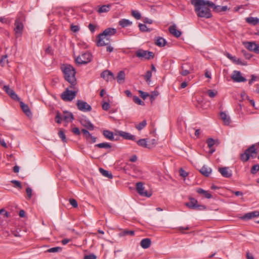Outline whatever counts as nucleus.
I'll return each instance as SVG.
<instances>
[{
    "instance_id": "nucleus-8",
    "label": "nucleus",
    "mask_w": 259,
    "mask_h": 259,
    "mask_svg": "<svg viewBox=\"0 0 259 259\" xmlns=\"http://www.w3.org/2000/svg\"><path fill=\"white\" fill-rule=\"evenodd\" d=\"M76 94V91H71L68 88H66L65 91L62 93L61 97L65 101H71L75 98Z\"/></svg>"
},
{
    "instance_id": "nucleus-2",
    "label": "nucleus",
    "mask_w": 259,
    "mask_h": 259,
    "mask_svg": "<svg viewBox=\"0 0 259 259\" xmlns=\"http://www.w3.org/2000/svg\"><path fill=\"white\" fill-rule=\"evenodd\" d=\"M60 68L65 80L70 84L69 88L74 89L77 83L75 77L76 70L74 67L70 64H63L61 65Z\"/></svg>"
},
{
    "instance_id": "nucleus-57",
    "label": "nucleus",
    "mask_w": 259,
    "mask_h": 259,
    "mask_svg": "<svg viewBox=\"0 0 259 259\" xmlns=\"http://www.w3.org/2000/svg\"><path fill=\"white\" fill-rule=\"evenodd\" d=\"M179 173H180V176H181L183 178H186L188 175V173L187 172H186L185 170H184L182 168H181L180 169Z\"/></svg>"
},
{
    "instance_id": "nucleus-5",
    "label": "nucleus",
    "mask_w": 259,
    "mask_h": 259,
    "mask_svg": "<svg viewBox=\"0 0 259 259\" xmlns=\"http://www.w3.org/2000/svg\"><path fill=\"white\" fill-rule=\"evenodd\" d=\"M136 56L141 60H150L154 58L155 55L152 52L139 49L136 52Z\"/></svg>"
},
{
    "instance_id": "nucleus-29",
    "label": "nucleus",
    "mask_w": 259,
    "mask_h": 259,
    "mask_svg": "<svg viewBox=\"0 0 259 259\" xmlns=\"http://www.w3.org/2000/svg\"><path fill=\"white\" fill-rule=\"evenodd\" d=\"M220 117L222 119L225 124L229 125L231 122V119L230 117L227 115L225 112H221L220 113Z\"/></svg>"
},
{
    "instance_id": "nucleus-28",
    "label": "nucleus",
    "mask_w": 259,
    "mask_h": 259,
    "mask_svg": "<svg viewBox=\"0 0 259 259\" xmlns=\"http://www.w3.org/2000/svg\"><path fill=\"white\" fill-rule=\"evenodd\" d=\"M125 74L124 71H120L116 76L117 81L119 84H122L124 82Z\"/></svg>"
},
{
    "instance_id": "nucleus-13",
    "label": "nucleus",
    "mask_w": 259,
    "mask_h": 259,
    "mask_svg": "<svg viewBox=\"0 0 259 259\" xmlns=\"http://www.w3.org/2000/svg\"><path fill=\"white\" fill-rule=\"evenodd\" d=\"M243 44L245 48L249 51L254 52L256 54H259V45L256 44L254 41H247L244 42Z\"/></svg>"
},
{
    "instance_id": "nucleus-31",
    "label": "nucleus",
    "mask_w": 259,
    "mask_h": 259,
    "mask_svg": "<svg viewBox=\"0 0 259 259\" xmlns=\"http://www.w3.org/2000/svg\"><path fill=\"white\" fill-rule=\"evenodd\" d=\"M200 172L205 177H208L211 172V169L206 166H203L199 170Z\"/></svg>"
},
{
    "instance_id": "nucleus-60",
    "label": "nucleus",
    "mask_w": 259,
    "mask_h": 259,
    "mask_svg": "<svg viewBox=\"0 0 259 259\" xmlns=\"http://www.w3.org/2000/svg\"><path fill=\"white\" fill-rule=\"evenodd\" d=\"M148 145H149V149L154 147L157 143L156 140L154 139L149 141V142H148Z\"/></svg>"
},
{
    "instance_id": "nucleus-25",
    "label": "nucleus",
    "mask_w": 259,
    "mask_h": 259,
    "mask_svg": "<svg viewBox=\"0 0 259 259\" xmlns=\"http://www.w3.org/2000/svg\"><path fill=\"white\" fill-rule=\"evenodd\" d=\"M245 21L251 25L255 26L259 23V18L249 17L245 18Z\"/></svg>"
},
{
    "instance_id": "nucleus-45",
    "label": "nucleus",
    "mask_w": 259,
    "mask_h": 259,
    "mask_svg": "<svg viewBox=\"0 0 259 259\" xmlns=\"http://www.w3.org/2000/svg\"><path fill=\"white\" fill-rule=\"evenodd\" d=\"M58 136L61 139L62 141L64 143H67V139L66 138V136L65 135V133H64V132L62 130H60L58 132Z\"/></svg>"
},
{
    "instance_id": "nucleus-61",
    "label": "nucleus",
    "mask_w": 259,
    "mask_h": 259,
    "mask_svg": "<svg viewBox=\"0 0 259 259\" xmlns=\"http://www.w3.org/2000/svg\"><path fill=\"white\" fill-rule=\"evenodd\" d=\"M102 109L104 110H105V111H107L108 110L110 107V105L109 104V103H107V102H104L102 105Z\"/></svg>"
},
{
    "instance_id": "nucleus-18",
    "label": "nucleus",
    "mask_w": 259,
    "mask_h": 259,
    "mask_svg": "<svg viewBox=\"0 0 259 259\" xmlns=\"http://www.w3.org/2000/svg\"><path fill=\"white\" fill-rule=\"evenodd\" d=\"M116 135L120 136L125 140L136 141V137L134 135H131L125 132L118 131L116 132Z\"/></svg>"
},
{
    "instance_id": "nucleus-17",
    "label": "nucleus",
    "mask_w": 259,
    "mask_h": 259,
    "mask_svg": "<svg viewBox=\"0 0 259 259\" xmlns=\"http://www.w3.org/2000/svg\"><path fill=\"white\" fill-rule=\"evenodd\" d=\"M218 170L224 178H230L232 176V170L230 169L229 167H219Z\"/></svg>"
},
{
    "instance_id": "nucleus-51",
    "label": "nucleus",
    "mask_w": 259,
    "mask_h": 259,
    "mask_svg": "<svg viewBox=\"0 0 259 259\" xmlns=\"http://www.w3.org/2000/svg\"><path fill=\"white\" fill-rule=\"evenodd\" d=\"M63 117H61V115L59 112H57L56 113L55 121L57 123H61Z\"/></svg>"
},
{
    "instance_id": "nucleus-32",
    "label": "nucleus",
    "mask_w": 259,
    "mask_h": 259,
    "mask_svg": "<svg viewBox=\"0 0 259 259\" xmlns=\"http://www.w3.org/2000/svg\"><path fill=\"white\" fill-rule=\"evenodd\" d=\"M132 24V22L126 19H122L118 22V25L122 28H125Z\"/></svg>"
},
{
    "instance_id": "nucleus-14",
    "label": "nucleus",
    "mask_w": 259,
    "mask_h": 259,
    "mask_svg": "<svg viewBox=\"0 0 259 259\" xmlns=\"http://www.w3.org/2000/svg\"><path fill=\"white\" fill-rule=\"evenodd\" d=\"M101 77L107 82L112 81L115 79L113 73L109 70L103 71L101 74Z\"/></svg>"
},
{
    "instance_id": "nucleus-62",
    "label": "nucleus",
    "mask_w": 259,
    "mask_h": 259,
    "mask_svg": "<svg viewBox=\"0 0 259 259\" xmlns=\"http://www.w3.org/2000/svg\"><path fill=\"white\" fill-rule=\"evenodd\" d=\"M71 30L74 32H76L79 30V26L77 25H71Z\"/></svg>"
},
{
    "instance_id": "nucleus-3",
    "label": "nucleus",
    "mask_w": 259,
    "mask_h": 259,
    "mask_svg": "<svg viewBox=\"0 0 259 259\" xmlns=\"http://www.w3.org/2000/svg\"><path fill=\"white\" fill-rule=\"evenodd\" d=\"M256 154V151L254 145H252L245 150L244 153L240 154V159L246 162L248 160L250 157H255Z\"/></svg>"
},
{
    "instance_id": "nucleus-63",
    "label": "nucleus",
    "mask_w": 259,
    "mask_h": 259,
    "mask_svg": "<svg viewBox=\"0 0 259 259\" xmlns=\"http://www.w3.org/2000/svg\"><path fill=\"white\" fill-rule=\"evenodd\" d=\"M96 256L94 254H91L89 255H86L84 256L83 259H96Z\"/></svg>"
},
{
    "instance_id": "nucleus-33",
    "label": "nucleus",
    "mask_w": 259,
    "mask_h": 259,
    "mask_svg": "<svg viewBox=\"0 0 259 259\" xmlns=\"http://www.w3.org/2000/svg\"><path fill=\"white\" fill-rule=\"evenodd\" d=\"M20 106H21L22 110L24 112V113H25V114L27 116H29L30 115H31V112L30 109L27 105H26V104H24L23 102H21L20 103Z\"/></svg>"
},
{
    "instance_id": "nucleus-36",
    "label": "nucleus",
    "mask_w": 259,
    "mask_h": 259,
    "mask_svg": "<svg viewBox=\"0 0 259 259\" xmlns=\"http://www.w3.org/2000/svg\"><path fill=\"white\" fill-rule=\"evenodd\" d=\"M104 136L110 140H114L113 133L108 130H104L103 132Z\"/></svg>"
},
{
    "instance_id": "nucleus-43",
    "label": "nucleus",
    "mask_w": 259,
    "mask_h": 259,
    "mask_svg": "<svg viewBox=\"0 0 259 259\" xmlns=\"http://www.w3.org/2000/svg\"><path fill=\"white\" fill-rule=\"evenodd\" d=\"M147 124V121L146 120H143L141 122L136 125V128L138 131H141L143 128H144Z\"/></svg>"
},
{
    "instance_id": "nucleus-1",
    "label": "nucleus",
    "mask_w": 259,
    "mask_h": 259,
    "mask_svg": "<svg viewBox=\"0 0 259 259\" xmlns=\"http://www.w3.org/2000/svg\"><path fill=\"white\" fill-rule=\"evenodd\" d=\"M191 4L194 6V10L198 17L210 18L212 15L209 7L213 5V3L205 0H191Z\"/></svg>"
},
{
    "instance_id": "nucleus-19",
    "label": "nucleus",
    "mask_w": 259,
    "mask_h": 259,
    "mask_svg": "<svg viewBox=\"0 0 259 259\" xmlns=\"http://www.w3.org/2000/svg\"><path fill=\"white\" fill-rule=\"evenodd\" d=\"M117 32V30L115 28H108L105 29L103 32L100 34L101 35L105 36L106 37H108L110 38L111 36L114 35Z\"/></svg>"
},
{
    "instance_id": "nucleus-35",
    "label": "nucleus",
    "mask_w": 259,
    "mask_h": 259,
    "mask_svg": "<svg viewBox=\"0 0 259 259\" xmlns=\"http://www.w3.org/2000/svg\"><path fill=\"white\" fill-rule=\"evenodd\" d=\"M137 144L144 148H147L149 149V145L147 141V139H141L137 142Z\"/></svg>"
},
{
    "instance_id": "nucleus-50",
    "label": "nucleus",
    "mask_w": 259,
    "mask_h": 259,
    "mask_svg": "<svg viewBox=\"0 0 259 259\" xmlns=\"http://www.w3.org/2000/svg\"><path fill=\"white\" fill-rule=\"evenodd\" d=\"M158 95V93L157 91H153L151 93L150 95H149V97H150L151 102H152L153 100H155V98Z\"/></svg>"
},
{
    "instance_id": "nucleus-11",
    "label": "nucleus",
    "mask_w": 259,
    "mask_h": 259,
    "mask_svg": "<svg viewBox=\"0 0 259 259\" xmlns=\"http://www.w3.org/2000/svg\"><path fill=\"white\" fill-rule=\"evenodd\" d=\"M97 39V46L98 47L108 46L111 41V39L108 37L103 35H101L100 36V34L98 35Z\"/></svg>"
},
{
    "instance_id": "nucleus-48",
    "label": "nucleus",
    "mask_w": 259,
    "mask_h": 259,
    "mask_svg": "<svg viewBox=\"0 0 259 259\" xmlns=\"http://www.w3.org/2000/svg\"><path fill=\"white\" fill-rule=\"evenodd\" d=\"M62 251V248L60 247H55L49 248L47 250V252H60Z\"/></svg>"
},
{
    "instance_id": "nucleus-56",
    "label": "nucleus",
    "mask_w": 259,
    "mask_h": 259,
    "mask_svg": "<svg viewBox=\"0 0 259 259\" xmlns=\"http://www.w3.org/2000/svg\"><path fill=\"white\" fill-rule=\"evenodd\" d=\"M207 94L210 98H214L216 96L217 92H214L213 90H209L207 91Z\"/></svg>"
},
{
    "instance_id": "nucleus-21",
    "label": "nucleus",
    "mask_w": 259,
    "mask_h": 259,
    "mask_svg": "<svg viewBox=\"0 0 259 259\" xmlns=\"http://www.w3.org/2000/svg\"><path fill=\"white\" fill-rule=\"evenodd\" d=\"M168 30L169 32L176 37H179L182 35V32L177 29L175 24L169 26Z\"/></svg>"
},
{
    "instance_id": "nucleus-39",
    "label": "nucleus",
    "mask_w": 259,
    "mask_h": 259,
    "mask_svg": "<svg viewBox=\"0 0 259 259\" xmlns=\"http://www.w3.org/2000/svg\"><path fill=\"white\" fill-rule=\"evenodd\" d=\"M135 232L132 230H124L118 234L119 237H122L124 236L130 235L134 236Z\"/></svg>"
},
{
    "instance_id": "nucleus-53",
    "label": "nucleus",
    "mask_w": 259,
    "mask_h": 259,
    "mask_svg": "<svg viewBox=\"0 0 259 259\" xmlns=\"http://www.w3.org/2000/svg\"><path fill=\"white\" fill-rule=\"evenodd\" d=\"M11 183L15 185V186L17 188H18L19 189H21L22 188V186L21 184V183L17 180H12L11 181Z\"/></svg>"
},
{
    "instance_id": "nucleus-12",
    "label": "nucleus",
    "mask_w": 259,
    "mask_h": 259,
    "mask_svg": "<svg viewBox=\"0 0 259 259\" xmlns=\"http://www.w3.org/2000/svg\"><path fill=\"white\" fill-rule=\"evenodd\" d=\"M76 105L78 109L83 112H88L92 110L91 106L86 102L78 100L77 101Z\"/></svg>"
},
{
    "instance_id": "nucleus-26",
    "label": "nucleus",
    "mask_w": 259,
    "mask_h": 259,
    "mask_svg": "<svg viewBox=\"0 0 259 259\" xmlns=\"http://www.w3.org/2000/svg\"><path fill=\"white\" fill-rule=\"evenodd\" d=\"M151 244V241L150 238H144L141 241L140 245L144 249L149 248Z\"/></svg>"
},
{
    "instance_id": "nucleus-59",
    "label": "nucleus",
    "mask_w": 259,
    "mask_h": 259,
    "mask_svg": "<svg viewBox=\"0 0 259 259\" xmlns=\"http://www.w3.org/2000/svg\"><path fill=\"white\" fill-rule=\"evenodd\" d=\"M70 204L74 207L76 208L77 207L78 204L76 200L73 198H70L69 199Z\"/></svg>"
},
{
    "instance_id": "nucleus-34",
    "label": "nucleus",
    "mask_w": 259,
    "mask_h": 259,
    "mask_svg": "<svg viewBox=\"0 0 259 259\" xmlns=\"http://www.w3.org/2000/svg\"><path fill=\"white\" fill-rule=\"evenodd\" d=\"M196 192L198 194L203 195L205 196V197H206L207 199H210L212 197L210 193H209L208 191L203 190L202 188H197L196 189Z\"/></svg>"
},
{
    "instance_id": "nucleus-9",
    "label": "nucleus",
    "mask_w": 259,
    "mask_h": 259,
    "mask_svg": "<svg viewBox=\"0 0 259 259\" xmlns=\"http://www.w3.org/2000/svg\"><path fill=\"white\" fill-rule=\"evenodd\" d=\"M136 190L141 196L150 197L152 195L151 191H147L145 190V187L143 186V183L142 182L137 183Z\"/></svg>"
},
{
    "instance_id": "nucleus-27",
    "label": "nucleus",
    "mask_w": 259,
    "mask_h": 259,
    "mask_svg": "<svg viewBox=\"0 0 259 259\" xmlns=\"http://www.w3.org/2000/svg\"><path fill=\"white\" fill-rule=\"evenodd\" d=\"M259 216V211H254L251 212L247 213L244 215L242 217V219L244 220H249L251 218L258 217Z\"/></svg>"
},
{
    "instance_id": "nucleus-54",
    "label": "nucleus",
    "mask_w": 259,
    "mask_h": 259,
    "mask_svg": "<svg viewBox=\"0 0 259 259\" xmlns=\"http://www.w3.org/2000/svg\"><path fill=\"white\" fill-rule=\"evenodd\" d=\"M26 194L27 195V199H30L32 197V189L30 187H27L26 189Z\"/></svg>"
},
{
    "instance_id": "nucleus-23",
    "label": "nucleus",
    "mask_w": 259,
    "mask_h": 259,
    "mask_svg": "<svg viewBox=\"0 0 259 259\" xmlns=\"http://www.w3.org/2000/svg\"><path fill=\"white\" fill-rule=\"evenodd\" d=\"M80 121L81 125L88 130L90 131L94 130V126L89 120L82 119Z\"/></svg>"
},
{
    "instance_id": "nucleus-7",
    "label": "nucleus",
    "mask_w": 259,
    "mask_h": 259,
    "mask_svg": "<svg viewBox=\"0 0 259 259\" xmlns=\"http://www.w3.org/2000/svg\"><path fill=\"white\" fill-rule=\"evenodd\" d=\"M92 55L89 52H85L75 59V62L78 64H85L91 62Z\"/></svg>"
},
{
    "instance_id": "nucleus-4",
    "label": "nucleus",
    "mask_w": 259,
    "mask_h": 259,
    "mask_svg": "<svg viewBox=\"0 0 259 259\" xmlns=\"http://www.w3.org/2000/svg\"><path fill=\"white\" fill-rule=\"evenodd\" d=\"M189 201L185 203L186 206L193 210H203L206 209V206L198 204V201L194 198L190 197Z\"/></svg>"
},
{
    "instance_id": "nucleus-16",
    "label": "nucleus",
    "mask_w": 259,
    "mask_h": 259,
    "mask_svg": "<svg viewBox=\"0 0 259 259\" xmlns=\"http://www.w3.org/2000/svg\"><path fill=\"white\" fill-rule=\"evenodd\" d=\"M81 132L84 138L89 143H94L96 142L97 138L93 136L88 130L85 129H82Z\"/></svg>"
},
{
    "instance_id": "nucleus-55",
    "label": "nucleus",
    "mask_w": 259,
    "mask_h": 259,
    "mask_svg": "<svg viewBox=\"0 0 259 259\" xmlns=\"http://www.w3.org/2000/svg\"><path fill=\"white\" fill-rule=\"evenodd\" d=\"M139 93L140 94L141 97L144 100H145L147 98V97H149V94L148 93L144 92L141 90L139 91Z\"/></svg>"
},
{
    "instance_id": "nucleus-38",
    "label": "nucleus",
    "mask_w": 259,
    "mask_h": 259,
    "mask_svg": "<svg viewBox=\"0 0 259 259\" xmlns=\"http://www.w3.org/2000/svg\"><path fill=\"white\" fill-rule=\"evenodd\" d=\"M99 171L103 176L106 178L109 179H112L113 178L112 174L109 172L108 170H105L102 168H100Z\"/></svg>"
},
{
    "instance_id": "nucleus-64",
    "label": "nucleus",
    "mask_w": 259,
    "mask_h": 259,
    "mask_svg": "<svg viewBox=\"0 0 259 259\" xmlns=\"http://www.w3.org/2000/svg\"><path fill=\"white\" fill-rule=\"evenodd\" d=\"M72 132L76 135H79L80 134V132L79 128L77 127H73L72 129Z\"/></svg>"
},
{
    "instance_id": "nucleus-47",
    "label": "nucleus",
    "mask_w": 259,
    "mask_h": 259,
    "mask_svg": "<svg viewBox=\"0 0 259 259\" xmlns=\"http://www.w3.org/2000/svg\"><path fill=\"white\" fill-rule=\"evenodd\" d=\"M133 101L134 102L140 105H144V102H143L138 96H135L133 97Z\"/></svg>"
},
{
    "instance_id": "nucleus-20",
    "label": "nucleus",
    "mask_w": 259,
    "mask_h": 259,
    "mask_svg": "<svg viewBox=\"0 0 259 259\" xmlns=\"http://www.w3.org/2000/svg\"><path fill=\"white\" fill-rule=\"evenodd\" d=\"M4 90L7 93V94L11 97L12 99L14 100L19 99L17 95L15 93L14 91L10 89L9 86L5 85L4 87Z\"/></svg>"
},
{
    "instance_id": "nucleus-46",
    "label": "nucleus",
    "mask_w": 259,
    "mask_h": 259,
    "mask_svg": "<svg viewBox=\"0 0 259 259\" xmlns=\"http://www.w3.org/2000/svg\"><path fill=\"white\" fill-rule=\"evenodd\" d=\"M139 27L140 30L142 32H150V29H148L147 26L144 24L139 23Z\"/></svg>"
},
{
    "instance_id": "nucleus-41",
    "label": "nucleus",
    "mask_w": 259,
    "mask_h": 259,
    "mask_svg": "<svg viewBox=\"0 0 259 259\" xmlns=\"http://www.w3.org/2000/svg\"><path fill=\"white\" fill-rule=\"evenodd\" d=\"M96 147L100 148H105V149H109L111 148V146L110 144L108 143H102L97 144L95 145Z\"/></svg>"
},
{
    "instance_id": "nucleus-42",
    "label": "nucleus",
    "mask_w": 259,
    "mask_h": 259,
    "mask_svg": "<svg viewBox=\"0 0 259 259\" xmlns=\"http://www.w3.org/2000/svg\"><path fill=\"white\" fill-rule=\"evenodd\" d=\"M152 76L151 71L148 70L146 71L145 75H144V78L146 81L149 84L151 82V78Z\"/></svg>"
},
{
    "instance_id": "nucleus-52",
    "label": "nucleus",
    "mask_w": 259,
    "mask_h": 259,
    "mask_svg": "<svg viewBox=\"0 0 259 259\" xmlns=\"http://www.w3.org/2000/svg\"><path fill=\"white\" fill-rule=\"evenodd\" d=\"M0 214L6 218H8L10 216L9 213L4 208L0 209Z\"/></svg>"
},
{
    "instance_id": "nucleus-40",
    "label": "nucleus",
    "mask_w": 259,
    "mask_h": 259,
    "mask_svg": "<svg viewBox=\"0 0 259 259\" xmlns=\"http://www.w3.org/2000/svg\"><path fill=\"white\" fill-rule=\"evenodd\" d=\"M110 6V5H103L99 9L98 12L99 13L107 12L109 11Z\"/></svg>"
},
{
    "instance_id": "nucleus-15",
    "label": "nucleus",
    "mask_w": 259,
    "mask_h": 259,
    "mask_svg": "<svg viewBox=\"0 0 259 259\" xmlns=\"http://www.w3.org/2000/svg\"><path fill=\"white\" fill-rule=\"evenodd\" d=\"M232 79L237 82H245L247 79L241 75L240 71L235 70L231 76Z\"/></svg>"
},
{
    "instance_id": "nucleus-58",
    "label": "nucleus",
    "mask_w": 259,
    "mask_h": 259,
    "mask_svg": "<svg viewBox=\"0 0 259 259\" xmlns=\"http://www.w3.org/2000/svg\"><path fill=\"white\" fill-rule=\"evenodd\" d=\"M7 58V55H4L2 57L0 60V64L2 66H4L6 64V63L8 62Z\"/></svg>"
},
{
    "instance_id": "nucleus-30",
    "label": "nucleus",
    "mask_w": 259,
    "mask_h": 259,
    "mask_svg": "<svg viewBox=\"0 0 259 259\" xmlns=\"http://www.w3.org/2000/svg\"><path fill=\"white\" fill-rule=\"evenodd\" d=\"M166 43L165 39L161 37H156L155 39V44L158 47H164Z\"/></svg>"
},
{
    "instance_id": "nucleus-49",
    "label": "nucleus",
    "mask_w": 259,
    "mask_h": 259,
    "mask_svg": "<svg viewBox=\"0 0 259 259\" xmlns=\"http://www.w3.org/2000/svg\"><path fill=\"white\" fill-rule=\"evenodd\" d=\"M259 170V164L253 165L251 168L250 172L252 174H256Z\"/></svg>"
},
{
    "instance_id": "nucleus-22",
    "label": "nucleus",
    "mask_w": 259,
    "mask_h": 259,
    "mask_svg": "<svg viewBox=\"0 0 259 259\" xmlns=\"http://www.w3.org/2000/svg\"><path fill=\"white\" fill-rule=\"evenodd\" d=\"M63 119L66 122H71L74 119L73 115L71 112L64 111Z\"/></svg>"
},
{
    "instance_id": "nucleus-6",
    "label": "nucleus",
    "mask_w": 259,
    "mask_h": 259,
    "mask_svg": "<svg viewBox=\"0 0 259 259\" xmlns=\"http://www.w3.org/2000/svg\"><path fill=\"white\" fill-rule=\"evenodd\" d=\"M23 21L24 18L23 16L17 17L15 20L14 30L16 35H21L22 34L24 29Z\"/></svg>"
},
{
    "instance_id": "nucleus-44",
    "label": "nucleus",
    "mask_w": 259,
    "mask_h": 259,
    "mask_svg": "<svg viewBox=\"0 0 259 259\" xmlns=\"http://www.w3.org/2000/svg\"><path fill=\"white\" fill-rule=\"evenodd\" d=\"M132 16L136 19L139 20L141 18V15L140 12L137 10H133L132 11Z\"/></svg>"
},
{
    "instance_id": "nucleus-10",
    "label": "nucleus",
    "mask_w": 259,
    "mask_h": 259,
    "mask_svg": "<svg viewBox=\"0 0 259 259\" xmlns=\"http://www.w3.org/2000/svg\"><path fill=\"white\" fill-rule=\"evenodd\" d=\"M193 66L189 63H185L181 66V70L180 73L183 76H186L193 72Z\"/></svg>"
},
{
    "instance_id": "nucleus-24",
    "label": "nucleus",
    "mask_w": 259,
    "mask_h": 259,
    "mask_svg": "<svg viewBox=\"0 0 259 259\" xmlns=\"http://www.w3.org/2000/svg\"><path fill=\"white\" fill-rule=\"evenodd\" d=\"M211 8L213 9V11L216 13H220L221 12L226 11L228 8L227 6H216L213 3V6H211Z\"/></svg>"
},
{
    "instance_id": "nucleus-37",
    "label": "nucleus",
    "mask_w": 259,
    "mask_h": 259,
    "mask_svg": "<svg viewBox=\"0 0 259 259\" xmlns=\"http://www.w3.org/2000/svg\"><path fill=\"white\" fill-rule=\"evenodd\" d=\"M206 143L209 148L210 149V153H212L214 152L215 150L212 149V147L214 145L215 141L212 138H208L206 141Z\"/></svg>"
}]
</instances>
